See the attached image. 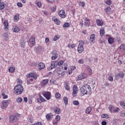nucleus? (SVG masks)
<instances>
[{"label":"nucleus","mask_w":125,"mask_h":125,"mask_svg":"<svg viewBox=\"0 0 125 125\" xmlns=\"http://www.w3.org/2000/svg\"><path fill=\"white\" fill-rule=\"evenodd\" d=\"M26 77H27L26 83L28 84H31L32 82H34V80H37L38 78L37 77V75L33 73H30L26 75Z\"/></svg>","instance_id":"1"},{"label":"nucleus","mask_w":125,"mask_h":125,"mask_svg":"<svg viewBox=\"0 0 125 125\" xmlns=\"http://www.w3.org/2000/svg\"><path fill=\"white\" fill-rule=\"evenodd\" d=\"M81 92L83 94H90L91 88L90 85H84L81 88Z\"/></svg>","instance_id":"2"},{"label":"nucleus","mask_w":125,"mask_h":125,"mask_svg":"<svg viewBox=\"0 0 125 125\" xmlns=\"http://www.w3.org/2000/svg\"><path fill=\"white\" fill-rule=\"evenodd\" d=\"M18 117H20V114H16L11 115L9 117V122L11 124H14L18 121Z\"/></svg>","instance_id":"3"},{"label":"nucleus","mask_w":125,"mask_h":125,"mask_svg":"<svg viewBox=\"0 0 125 125\" xmlns=\"http://www.w3.org/2000/svg\"><path fill=\"white\" fill-rule=\"evenodd\" d=\"M23 86L20 84H18L17 85L15 86L14 88V91L17 95L21 94L22 92H23Z\"/></svg>","instance_id":"4"},{"label":"nucleus","mask_w":125,"mask_h":125,"mask_svg":"<svg viewBox=\"0 0 125 125\" xmlns=\"http://www.w3.org/2000/svg\"><path fill=\"white\" fill-rule=\"evenodd\" d=\"M84 42L83 41L81 40L79 41V44L78 45L77 50L79 53H82L83 50H84V48H83V44Z\"/></svg>","instance_id":"5"},{"label":"nucleus","mask_w":125,"mask_h":125,"mask_svg":"<svg viewBox=\"0 0 125 125\" xmlns=\"http://www.w3.org/2000/svg\"><path fill=\"white\" fill-rule=\"evenodd\" d=\"M11 102V101L8 100L7 101H3L2 102V105L1 108L2 109H5L8 106V104Z\"/></svg>","instance_id":"6"},{"label":"nucleus","mask_w":125,"mask_h":125,"mask_svg":"<svg viewBox=\"0 0 125 125\" xmlns=\"http://www.w3.org/2000/svg\"><path fill=\"white\" fill-rule=\"evenodd\" d=\"M43 95L46 98L47 100H50L51 99V93L48 91H45L43 93Z\"/></svg>","instance_id":"7"},{"label":"nucleus","mask_w":125,"mask_h":125,"mask_svg":"<svg viewBox=\"0 0 125 125\" xmlns=\"http://www.w3.org/2000/svg\"><path fill=\"white\" fill-rule=\"evenodd\" d=\"M115 80H116V81H118V80H119L120 78H121L122 79H123V78L125 77V73H124V72H120L119 73L115 74Z\"/></svg>","instance_id":"8"},{"label":"nucleus","mask_w":125,"mask_h":125,"mask_svg":"<svg viewBox=\"0 0 125 125\" xmlns=\"http://www.w3.org/2000/svg\"><path fill=\"white\" fill-rule=\"evenodd\" d=\"M59 16L61 18H65L66 17V12L64 10H61L58 13Z\"/></svg>","instance_id":"9"},{"label":"nucleus","mask_w":125,"mask_h":125,"mask_svg":"<svg viewBox=\"0 0 125 125\" xmlns=\"http://www.w3.org/2000/svg\"><path fill=\"white\" fill-rule=\"evenodd\" d=\"M39 98L37 99L38 103H42V102H46V100L45 99L43 98L42 97L41 95V94L39 95Z\"/></svg>","instance_id":"10"},{"label":"nucleus","mask_w":125,"mask_h":125,"mask_svg":"<svg viewBox=\"0 0 125 125\" xmlns=\"http://www.w3.org/2000/svg\"><path fill=\"white\" fill-rule=\"evenodd\" d=\"M35 42L36 38L34 37H32L29 39V43L31 45V46L35 45Z\"/></svg>","instance_id":"11"},{"label":"nucleus","mask_w":125,"mask_h":125,"mask_svg":"<svg viewBox=\"0 0 125 125\" xmlns=\"http://www.w3.org/2000/svg\"><path fill=\"white\" fill-rule=\"evenodd\" d=\"M55 63H56V62H51V65L49 67H48V70H52V69H54L56 66H57V64H55Z\"/></svg>","instance_id":"12"},{"label":"nucleus","mask_w":125,"mask_h":125,"mask_svg":"<svg viewBox=\"0 0 125 125\" xmlns=\"http://www.w3.org/2000/svg\"><path fill=\"white\" fill-rule=\"evenodd\" d=\"M78 86L76 85H74L73 86V92H72V95H75V94H77L78 93Z\"/></svg>","instance_id":"13"},{"label":"nucleus","mask_w":125,"mask_h":125,"mask_svg":"<svg viewBox=\"0 0 125 125\" xmlns=\"http://www.w3.org/2000/svg\"><path fill=\"white\" fill-rule=\"evenodd\" d=\"M95 40V34H91L89 39L90 42H91V43H94Z\"/></svg>","instance_id":"14"},{"label":"nucleus","mask_w":125,"mask_h":125,"mask_svg":"<svg viewBox=\"0 0 125 125\" xmlns=\"http://www.w3.org/2000/svg\"><path fill=\"white\" fill-rule=\"evenodd\" d=\"M86 77H87V75L86 74L82 73L80 74V75L78 76V78L79 80H83V79H85Z\"/></svg>","instance_id":"15"},{"label":"nucleus","mask_w":125,"mask_h":125,"mask_svg":"<svg viewBox=\"0 0 125 125\" xmlns=\"http://www.w3.org/2000/svg\"><path fill=\"white\" fill-rule=\"evenodd\" d=\"M6 4L2 0H0V10H2L5 7Z\"/></svg>","instance_id":"16"},{"label":"nucleus","mask_w":125,"mask_h":125,"mask_svg":"<svg viewBox=\"0 0 125 125\" xmlns=\"http://www.w3.org/2000/svg\"><path fill=\"white\" fill-rule=\"evenodd\" d=\"M53 118V114L52 113H49L46 115V119L47 121H50Z\"/></svg>","instance_id":"17"},{"label":"nucleus","mask_w":125,"mask_h":125,"mask_svg":"<svg viewBox=\"0 0 125 125\" xmlns=\"http://www.w3.org/2000/svg\"><path fill=\"white\" fill-rule=\"evenodd\" d=\"M52 20H53V21L55 22L56 25H60V23H61L60 21L58 20L57 18L55 17H53L52 18Z\"/></svg>","instance_id":"18"},{"label":"nucleus","mask_w":125,"mask_h":125,"mask_svg":"<svg viewBox=\"0 0 125 125\" xmlns=\"http://www.w3.org/2000/svg\"><path fill=\"white\" fill-rule=\"evenodd\" d=\"M12 31L14 33H19V31H20V29L19 27H18L17 26H15L13 27Z\"/></svg>","instance_id":"19"},{"label":"nucleus","mask_w":125,"mask_h":125,"mask_svg":"<svg viewBox=\"0 0 125 125\" xmlns=\"http://www.w3.org/2000/svg\"><path fill=\"white\" fill-rule=\"evenodd\" d=\"M54 113L56 114H60L61 113V109L59 107H57L56 106L54 107Z\"/></svg>","instance_id":"20"},{"label":"nucleus","mask_w":125,"mask_h":125,"mask_svg":"<svg viewBox=\"0 0 125 125\" xmlns=\"http://www.w3.org/2000/svg\"><path fill=\"white\" fill-rule=\"evenodd\" d=\"M45 67V65L44 64V63L42 62H40L38 64V67L40 70H42V69L44 68Z\"/></svg>","instance_id":"21"},{"label":"nucleus","mask_w":125,"mask_h":125,"mask_svg":"<svg viewBox=\"0 0 125 125\" xmlns=\"http://www.w3.org/2000/svg\"><path fill=\"white\" fill-rule=\"evenodd\" d=\"M63 66H59V68L58 69V74L59 75H62V73H63Z\"/></svg>","instance_id":"22"},{"label":"nucleus","mask_w":125,"mask_h":125,"mask_svg":"<svg viewBox=\"0 0 125 125\" xmlns=\"http://www.w3.org/2000/svg\"><path fill=\"white\" fill-rule=\"evenodd\" d=\"M47 83H48V80H43L41 82L42 86H44V85H46Z\"/></svg>","instance_id":"23"},{"label":"nucleus","mask_w":125,"mask_h":125,"mask_svg":"<svg viewBox=\"0 0 125 125\" xmlns=\"http://www.w3.org/2000/svg\"><path fill=\"white\" fill-rule=\"evenodd\" d=\"M20 42H21V47H22V48H24L25 45H26V42H25V41L21 39V40Z\"/></svg>","instance_id":"24"},{"label":"nucleus","mask_w":125,"mask_h":125,"mask_svg":"<svg viewBox=\"0 0 125 125\" xmlns=\"http://www.w3.org/2000/svg\"><path fill=\"white\" fill-rule=\"evenodd\" d=\"M119 49L120 51H125V44H122L119 47Z\"/></svg>","instance_id":"25"},{"label":"nucleus","mask_w":125,"mask_h":125,"mask_svg":"<svg viewBox=\"0 0 125 125\" xmlns=\"http://www.w3.org/2000/svg\"><path fill=\"white\" fill-rule=\"evenodd\" d=\"M96 22L98 26H102L104 24L103 21H102V20H97Z\"/></svg>","instance_id":"26"},{"label":"nucleus","mask_w":125,"mask_h":125,"mask_svg":"<svg viewBox=\"0 0 125 125\" xmlns=\"http://www.w3.org/2000/svg\"><path fill=\"white\" fill-rule=\"evenodd\" d=\"M3 25L4 26L5 30H7V29H8V21H5L3 22Z\"/></svg>","instance_id":"27"},{"label":"nucleus","mask_w":125,"mask_h":125,"mask_svg":"<svg viewBox=\"0 0 125 125\" xmlns=\"http://www.w3.org/2000/svg\"><path fill=\"white\" fill-rule=\"evenodd\" d=\"M86 70L88 72V75H89V76L91 75L92 74V70L91 69L90 67L88 66H86Z\"/></svg>","instance_id":"28"},{"label":"nucleus","mask_w":125,"mask_h":125,"mask_svg":"<svg viewBox=\"0 0 125 125\" xmlns=\"http://www.w3.org/2000/svg\"><path fill=\"white\" fill-rule=\"evenodd\" d=\"M114 40H115L114 38H112V37H109V38L108 39V43H109L110 44H112V43H113V42H114Z\"/></svg>","instance_id":"29"},{"label":"nucleus","mask_w":125,"mask_h":125,"mask_svg":"<svg viewBox=\"0 0 125 125\" xmlns=\"http://www.w3.org/2000/svg\"><path fill=\"white\" fill-rule=\"evenodd\" d=\"M64 86L66 90H70V86H69L68 83L66 82L64 83Z\"/></svg>","instance_id":"30"},{"label":"nucleus","mask_w":125,"mask_h":125,"mask_svg":"<svg viewBox=\"0 0 125 125\" xmlns=\"http://www.w3.org/2000/svg\"><path fill=\"white\" fill-rule=\"evenodd\" d=\"M90 112H91V107L89 106L86 108L85 113L86 114H88L90 113Z\"/></svg>","instance_id":"31"},{"label":"nucleus","mask_w":125,"mask_h":125,"mask_svg":"<svg viewBox=\"0 0 125 125\" xmlns=\"http://www.w3.org/2000/svg\"><path fill=\"white\" fill-rule=\"evenodd\" d=\"M63 100L64 101L65 106L66 105H68V98L67 97H63Z\"/></svg>","instance_id":"32"},{"label":"nucleus","mask_w":125,"mask_h":125,"mask_svg":"<svg viewBox=\"0 0 125 125\" xmlns=\"http://www.w3.org/2000/svg\"><path fill=\"white\" fill-rule=\"evenodd\" d=\"M100 35L102 37H103V36H104V34H105V31L104 30V28H101L100 29Z\"/></svg>","instance_id":"33"},{"label":"nucleus","mask_w":125,"mask_h":125,"mask_svg":"<svg viewBox=\"0 0 125 125\" xmlns=\"http://www.w3.org/2000/svg\"><path fill=\"white\" fill-rule=\"evenodd\" d=\"M35 4L37 5V6L40 8L42 6V2L37 0L35 2Z\"/></svg>","instance_id":"34"},{"label":"nucleus","mask_w":125,"mask_h":125,"mask_svg":"<svg viewBox=\"0 0 125 125\" xmlns=\"http://www.w3.org/2000/svg\"><path fill=\"white\" fill-rule=\"evenodd\" d=\"M36 50L38 52H41L42 50V46H39L37 47Z\"/></svg>","instance_id":"35"},{"label":"nucleus","mask_w":125,"mask_h":125,"mask_svg":"<svg viewBox=\"0 0 125 125\" xmlns=\"http://www.w3.org/2000/svg\"><path fill=\"white\" fill-rule=\"evenodd\" d=\"M16 101L18 103H21L23 101V99L22 98H17Z\"/></svg>","instance_id":"36"},{"label":"nucleus","mask_w":125,"mask_h":125,"mask_svg":"<svg viewBox=\"0 0 125 125\" xmlns=\"http://www.w3.org/2000/svg\"><path fill=\"white\" fill-rule=\"evenodd\" d=\"M15 71V68L13 67H11L9 69V72L10 73H13V72H14Z\"/></svg>","instance_id":"37"},{"label":"nucleus","mask_w":125,"mask_h":125,"mask_svg":"<svg viewBox=\"0 0 125 125\" xmlns=\"http://www.w3.org/2000/svg\"><path fill=\"white\" fill-rule=\"evenodd\" d=\"M63 27V28H68V27H70V23L69 22H65L64 23Z\"/></svg>","instance_id":"38"},{"label":"nucleus","mask_w":125,"mask_h":125,"mask_svg":"<svg viewBox=\"0 0 125 125\" xmlns=\"http://www.w3.org/2000/svg\"><path fill=\"white\" fill-rule=\"evenodd\" d=\"M84 25L85 27H89L90 26V21H85Z\"/></svg>","instance_id":"39"},{"label":"nucleus","mask_w":125,"mask_h":125,"mask_svg":"<svg viewBox=\"0 0 125 125\" xmlns=\"http://www.w3.org/2000/svg\"><path fill=\"white\" fill-rule=\"evenodd\" d=\"M79 4L80 6H82V7H84V6H85V4L84 2L80 1Z\"/></svg>","instance_id":"40"},{"label":"nucleus","mask_w":125,"mask_h":125,"mask_svg":"<svg viewBox=\"0 0 125 125\" xmlns=\"http://www.w3.org/2000/svg\"><path fill=\"white\" fill-rule=\"evenodd\" d=\"M107 79L109 82H113L114 81V78L112 75H109Z\"/></svg>","instance_id":"41"},{"label":"nucleus","mask_w":125,"mask_h":125,"mask_svg":"<svg viewBox=\"0 0 125 125\" xmlns=\"http://www.w3.org/2000/svg\"><path fill=\"white\" fill-rule=\"evenodd\" d=\"M120 105L122 108L125 109V102H121L120 103Z\"/></svg>","instance_id":"42"},{"label":"nucleus","mask_w":125,"mask_h":125,"mask_svg":"<svg viewBox=\"0 0 125 125\" xmlns=\"http://www.w3.org/2000/svg\"><path fill=\"white\" fill-rule=\"evenodd\" d=\"M61 119V117L60 116V115H57L55 118V120L57 122H59Z\"/></svg>","instance_id":"43"},{"label":"nucleus","mask_w":125,"mask_h":125,"mask_svg":"<svg viewBox=\"0 0 125 125\" xmlns=\"http://www.w3.org/2000/svg\"><path fill=\"white\" fill-rule=\"evenodd\" d=\"M111 11V7H107L105 9V12L106 13H108V12H110Z\"/></svg>","instance_id":"44"},{"label":"nucleus","mask_w":125,"mask_h":125,"mask_svg":"<svg viewBox=\"0 0 125 125\" xmlns=\"http://www.w3.org/2000/svg\"><path fill=\"white\" fill-rule=\"evenodd\" d=\"M102 118L103 119H108V118H109V115L107 114H104L102 115Z\"/></svg>","instance_id":"45"},{"label":"nucleus","mask_w":125,"mask_h":125,"mask_svg":"<svg viewBox=\"0 0 125 125\" xmlns=\"http://www.w3.org/2000/svg\"><path fill=\"white\" fill-rule=\"evenodd\" d=\"M56 98H60L61 97V95L59 93H57L55 94Z\"/></svg>","instance_id":"46"},{"label":"nucleus","mask_w":125,"mask_h":125,"mask_svg":"<svg viewBox=\"0 0 125 125\" xmlns=\"http://www.w3.org/2000/svg\"><path fill=\"white\" fill-rule=\"evenodd\" d=\"M63 63H64V61H60L59 62L57 63V65H58V66H61V65L63 64Z\"/></svg>","instance_id":"47"},{"label":"nucleus","mask_w":125,"mask_h":125,"mask_svg":"<svg viewBox=\"0 0 125 125\" xmlns=\"http://www.w3.org/2000/svg\"><path fill=\"white\" fill-rule=\"evenodd\" d=\"M15 20H16L17 21H18L19 20V15H16L14 17Z\"/></svg>","instance_id":"48"},{"label":"nucleus","mask_w":125,"mask_h":125,"mask_svg":"<svg viewBox=\"0 0 125 125\" xmlns=\"http://www.w3.org/2000/svg\"><path fill=\"white\" fill-rule=\"evenodd\" d=\"M2 95L3 96V99H6V98H8V96L7 95H5L4 93H2Z\"/></svg>","instance_id":"49"},{"label":"nucleus","mask_w":125,"mask_h":125,"mask_svg":"<svg viewBox=\"0 0 125 125\" xmlns=\"http://www.w3.org/2000/svg\"><path fill=\"white\" fill-rule=\"evenodd\" d=\"M78 63L79 64H83L84 63V62L83 61V59H80L78 61Z\"/></svg>","instance_id":"50"},{"label":"nucleus","mask_w":125,"mask_h":125,"mask_svg":"<svg viewBox=\"0 0 125 125\" xmlns=\"http://www.w3.org/2000/svg\"><path fill=\"white\" fill-rule=\"evenodd\" d=\"M57 57H58V54H56L55 57L54 56H52L51 59L52 60H55V59H56L57 58Z\"/></svg>","instance_id":"51"},{"label":"nucleus","mask_w":125,"mask_h":125,"mask_svg":"<svg viewBox=\"0 0 125 125\" xmlns=\"http://www.w3.org/2000/svg\"><path fill=\"white\" fill-rule=\"evenodd\" d=\"M38 65V63L37 62H33L30 64V66H33L34 67H36V66Z\"/></svg>","instance_id":"52"},{"label":"nucleus","mask_w":125,"mask_h":125,"mask_svg":"<svg viewBox=\"0 0 125 125\" xmlns=\"http://www.w3.org/2000/svg\"><path fill=\"white\" fill-rule=\"evenodd\" d=\"M51 11L55 12L56 11V6H53L51 9Z\"/></svg>","instance_id":"53"},{"label":"nucleus","mask_w":125,"mask_h":125,"mask_svg":"<svg viewBox=\"0 0 125 125\" xmlns=\"http://www.w3.org/2000/svg\"><path fill=\"white\" fill-rule=\"evenodd\" d=\"M17 83H18V84H20V85H21V84H22V80H21L20 79H18Z\"/></svg>","instance_id":"54"},{"label":"nucleus","mask_w":125,"mask_h":125,"mask_svg":"<svg viewBox=\"0 0 125 125\" xmlns=\"http://www.w3.org/2000/svg\"><path fill=\"white\" fill-rule=\"evenodd\" d=\"M73 104H74V105H75L76 106H78V105H79V101H75L73 102Z\"/></svg>","instance_id":"55"},{"label":"nucleus","mask_w":125,"mask_h":125,"mask_svg":"<svg viewBox=\"0 0 125 125\" xmlns=\"http://www.w3.org/2000/svg\"><path fill=\"white\" fill-rule=\"evenodd\" d=\"M17 5H18L19 7H22V6H23V4L21 2H18Z\"/></svg>","instance_id":"56"},{"label":"nucleus","mask_w":125,"mask_h":125,"mask_svg":"<svg viewBox=\"0 0 125 125\" xmlns=\"http://www.w3.org/2000/svg\"><path fill=\"white\" fill-rule=\"evenodd\" d=\"M106 3L108 5H111V4H112V1L111 0H108L107 1H106Z\"/></svg>","instance_id":"57"},{"label":"nucleus","mask_w":125,"mask_h":125,"mask_svg":"<svg viewBox=\"0 0 125 125\" xmlns=\"http://www.w3.org/2000/svg\"><path fill=\"white\" fill-rule=\"evenodd\" d=\"M3 35L5 40H6L7 38H8V34L7 33H4Z\"/></svg>","instance_id":"58"},{"label":"nucleus","mask_w":125,"mask_h":125,"mask_svg":"<svg viewBox=\"0 0 125 125\" xmlns=\"http://www.w3.org/2000/svg\"><path fill=\"white\" fill-rule=\"evenodd\" d=\"M59 36H55L54 39H53V41H54L55 42H56V41H57V40H58L59 39Z\"/></svg>","instance_id":"59"},{"label":"nucleus","mask_w":125,"mask_h":125,"mask_svg":"<svg viewBox=\"0 0 125 125\" xmlns=\"http://www.w3.org/2000/svg\"><path fill=\"white\" fill-rule=\"evenodd\" d=\"M79 23L80 26H81V27L83 28V20L80 21Z\"/></svg>","instance_id":"60"},{"label":"nucleus","mask_w":125,"mask_h":125,"mask_svg":"<svg viewBox=\"0 0 125 125\" xmlns=\"http://www.w3.org/2000/svg\"><path fill=\"white\" fill-rule=\"evenodd\" d=\"M121 116L123 118L125 117V110L121 112Z\"/></svg>","instance_id":"61"},{"label":"nucleus","mask_w":125,"mask_h":125,"mask_svg":"<svg viewBox=\"0 0 125 125\" xmlns=\"http://www.w3.org/2000/svg\"><path fill=\"white\" fill-rule=\"evenodd\" d=\"M52 55H55V56H56V54H58L57 53V52H56V50H54V51H52Z\"/></svg>","instance_id":"62"},{"label":"nucleus","mask_w":125,"mask_h":125,"mask_svg":"<svg viewBox=\"0 0 125 125\" xmlns=\"http://www.w3.org/2000/svg\"><path fill=\"white\" fill-rule=\"evenodd\" d=\"M117 41L119 43H122V41H121V38H117Z\"/></svg>","instance_id":"63"},{"label":"nucleus","mask_w":125,"mask_h":125,"mask_svg":"<svg viewBox=\"0 0 125 125\" xmlns=\"http://www.w3.org/2000/svg\"><path fill=\"white\" fill-rule=\"evenodd\" d=\"M102 125H107V122H106V121H103L102 122Z\"/></svg>","instance_id":"64"}]
</instances>
